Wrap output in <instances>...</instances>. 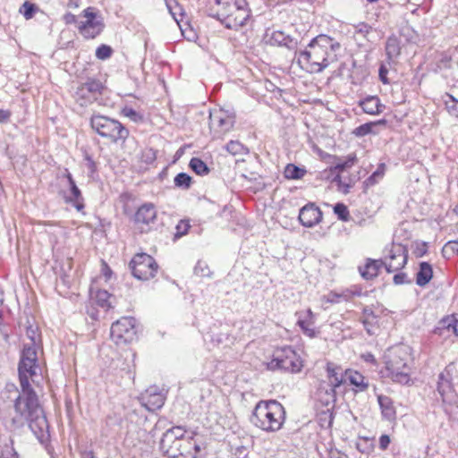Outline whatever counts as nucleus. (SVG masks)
Here are the masks:
<instances>
[{"label":"nucleus","instance_id":"obj_55","mask_svg":"<svg viewBox=\"0 0 458 458\" xmlns=\"http://www.w3.org/2000/svg\"><path fill=\"white\" fill-rule=\"evenodd\" d=\"M123 113L125 116L131 118L132 121H138L139 119H140V115L138 112H136L134 109L132 108H124L123 110Z\"/></svg>","mask_w":458,"mask_h":458},{"label":"nucleus","instance_id":"obj_63","mask_svg":"<svg viewBox=\"0 0 458 458\" xmlns=\"http://www.w3.org/2000/svg\"><path fill=\"white\" fill-rule=\"evenodd\" d=\"M406 281V275L404 273H399L394 275V282L396 284H402L405 283Z\"/></svg>","mask_w":458,"mask_h":458},{"label":"nucleus","instance_id":"obj_42","mask_svg":"<svg viewBox=\"0 0 458 458\" xmlns=\"http://www.w3.org/2000/svg\"><path fill=\"white\" fill-rule=\"evenodd\" d=\"M113 49L110 46L101 45L96 50V57L99 60H106L111 57Z\"/></svg>","mask_w":458,"mask_h":458},{"label":"nucleus","instance_id":"obj_24","mask_svg":"<svg viewBox=\"0 0 458 458\" xmlns=\"http://www.w3.org/2000/svg\"><path fill=\"white\" fill-rule=\"evenodd\" d=\"M267 43L271 46L285 47L290 50H296L298 47L297 39L285 35L281 30H276L268 37Z\"/></svg>","mask_w":458,"mask_h":458},{"label":"nucleus","instance_id":"obj_49","mask_svg":"<svg viewBox=\"0 0 458 458\" xmlns=\"http://www.w3.org/2000/svg\"><path fill=\"white\" fill-rule=\"evenodd\" d=\"M443 255L445 256L446 254L454 253L458 254V242L457 241H451L448 242L442 249Z\"/></svg>","mask_w":458,"mask_h":458},{"label":"nucleus","instance_id":"obj_57","mask_svg":"<svg viewBox=\"0 0 458 458\" xmlns=\"http://www.w3.org/2000/svg\"><path fill=\"white\" fill-rule=\"evenodd\" d=\"M391 440L388 435H382L379 437V448L381 450H386L389 446Z\"/></svg>","mask_w":458,"mask_h":458},{"label":"nucleus","instance_id":"obj_26","mask_svg":"<svg viewBox=\"0 0 458 458\" xmlns=\"http://www.w3.org/2000/svg\"><path fill=\"white\" fill-rule=\"evenodd\" d=\"M359 106L364 113L373 115L381 114L385 109V106L381 104L380 99L377 96H368L364 99L360 100Z\"/></svg>","mask_w":458,"mask_h":458},{"label":"nucleus","instance_id":"obj_29","mask_svg":"<svg viewBox=\"0 0 458 458\" xmlns=\"http://www.w3.org/2000/svg\"><path fill=\"white\" fill-rule=\"evenodd\" d=\"M433 276V269L428 262H421L416 275V283L420 286L426 285Z\"/></svg>","mask_w":458,"mask_h":458},{"label":"nucleus","instance_id":"obj_35","mask_svg":"<svg viewBox=\"0 0 458 458\" xmlns=\"http://www.w3.org/2000/svg\"><path fill=\"white\" fill-rule=\"evenodd\" d=\"M374 32L373 28L366 22H359L354 25V34L360 36L362 38L372 41L371 34Z\"/></svg>","mask_w":458,"mask_h":458},{"label":"nucleus","instance_id":"obj_43","mask_svg":"<svg viewBox=\"0 0 458 458\" xmlns=\"http://www.w3.org/2000/svg\"><path fill=\"white\" fill-rule=\"evenodd\" d=\"M447 97L450 101H445V107L451 115L458 118V100L450 94Z\"/></svg>","mask_w":458,"mask_h":458},{"label":"nucleus","instance_id":"obj_13","mask_svg":"<svg viewBox=\"0 0 458 458\" xmlns=\"http://www.w3.org/2000/svg\"><path fill=\"white\" fill-rule=\"evenodd\" d=\"M135 352L130 347L123 349V352H116V354L112 358L111 366L114 370L131 376L135 368Z\"/></svg>","mask_w":458,"mask_h":458},{"label":"nucleus","instance_id":"obj_8","mask_svg":"<svg viewBox=\"0 0 458 458\" xmlns=\"http://www.w3.org/2000/svg\"><path fill=\"white\" fill-rule=\"evenodd\" d=\"M267 368L298 373L303 368V360L292 347L284 346L274 352L272 359L267 362Z\"/></svg>","mask_w":458,"mask_h":458},{"label":"nucleus","instance_id":"obj_50","mask_svg":"<svg viewBox=\"0 0 458 458\" xmlns=\"http://www.w3.org/2000/svg\"><path fill=\"white\" fill-rule=\"evenodd\" d=\"M190 229V225L188 222L181 220L178 225L175 227V237H182L188 233V230Z\"/></svg>","mask_w":458,"mask_h":458},{"label":"nucleus","instance_id":"obj_59","mask_svg":"<svg viewBox=\"0 0 458 458\" xmlns=\"http://www.w3.org/2000/svg\"><path fill=\"white\" fill-rule=\"evenodd\" d=\"M360 358L367 363L377 365V360L371 352H365L360 355Z\"/></svg>","mask_w":458,"mask_h":458},{"label":"nucleus","instance_id":"obj_9","mask_svg":"<svg viewBox=\"0 0 458 458\" xmlns=\"http://www.w3.org/2000/svg\"><path fill=\"white\" fill-rule=\"evenodd\" d=\"M110 336L117 346H127L137 336L136 321L132 317H122L114 322L110 328Z\"/></svg>","mask_w":458,"mask_h":458},{"label":"nucleus","instance_id":"obj_60","mask_svg":"<svg viewBox=\"0 0 458 458\" xmlns=\"http://www.w3.org/2000/svg\"><path fill=\"white\" fill-rule=\"evenodd\" d=\"M83 16L86 21H95L97 19V13L93 11V8L88 7L83 11Z\"/></svg>","mask_w":458,"mask_h":458},{"label":"nucleus","instance_id":"obj_53","mask_svg":"<svg viewBox=\"0 0 458 458\" xmlns=\"http://www.w3.org/2000/svg\"><path fill=\"white\" fill-rule=\"evenodd\" d=\"M333 181L337 182L339 190L342 191L344 193H348L349 192L351 185L342 182L340 174H336L335 176V178L333 179Z\"/></svg>","mask_w":458,"mask_h":458},{"label":"nucleus","instance_id":"obj_44","mask_svg":"<svg viewBox=\"0 0 458 458\" xmlns=\"http://www.w3.org/2000/svg\"><path fill=\"white\" fill-rule=\"evenodd\" d=\"M385 174V165L380 164L377 170L366 180L368 185H373L380 180Z\"/></svg>","mask_w":458,"mask_h":458},{"label":"nucleus","instance_id":"obj_46","mask_svg":"<svg viewBox=\"0 0 458 458\" xmlns=\"http://www.w3.org/2000/svg\"><path fill=\"white\" fill-rule=\"evenodd\" d=\"M334 212L337 215L339 219L343 221L348 220L349 211L344 203H336L334 207Z\"/></svg>","mask_w":458,"mask_h":458},{"label":"nucleus","instance_id":"obj_10","mask_svg":"<svg viewBox=\"0 0 458 458\" xmlns=\"http://www.w3.org/2000/svg\"><path fill=\"white\" fill-rule=\"evenodd\" d=\"M235 123V113L229 110H219L209 115V126L214 139H221L232 130Z\"/></svg>","mask_w":458,"mask_h":458},{"label":"nucleus","instance_id":"obj_28","mask_svg":"<svg viewBox=\"0 0 458 458\" xmlns=\"http://www.w3.org/2000/svg\"><path fill=\"white\" fill-rule=\"evenodd\" d=\"M64 175L67 179L68 185H69L70 191H71L72 196L70 197L69 200L71 202H74V207L76 208V209H78V210L82 209L84 208V205L81 202L83 199L82 196H81V192L80 189L78 188V186L76 185V182H75L72 175L67 169H65Z\"/></svg>","mask_w":458,"mask_h":458},{"label":"nucleus","instance_id":"obj_45","mask_svg":"<svg viewBox=\"0 0 458 458\" xmlns=\"http://www.w3.org/2000/svg\"><path fill=\"white\" fill-rule=\"evenodd\" d=\"M376 126L375 123H366L357 127L353 133L358 137H363L372 132V128Z\"/></svg>","mask_w":458,"mask_h":458},{"label":"nucleus","instance_id":"obj_34","mask_svg":"<svg viewBox=\"0 0 458 458\" xmlns=\"http://www.w3.org/2000/svg\"><path fill=\"white\" fill-rule=\"evenodd\" d=\"M409 245L398 242H393L388 258H408Z\"/></svg>","mask_w":458,"mask_h":458},{"label":"nucleus","instance_id":"obj_4","mask_svg":"<svg viewBox=\"0 0 458 458\" xmlns=\"http://www.w3.org/2000/svg\"><path fill=\"white\" fill-rule=\"evenodd\" d=\"M411 363L412 357L409 347H394L385 356L384 375L394 383L408 385L411 381Z\"/></svg>","mask_w":458,"mask_h":458},{"label":"nucleus","instance_id":"obj_1","mask_svg":"<svg viewBox=\"0 0 458 458\" xmlns=\"http://www.w3.org/2000/svg\"><path fill=\"white\" fill-rule=\"evenodd\" d=\"M340 48V43L327 35L320 34L312 38L305 49L295 50L294 61L307 72H321L335 60V52Z\"/></svg>","mask_w":458,"mask_h":458},{"label":"nucleus","instance_id":"obj_14","mask_svg":"<svg viewBox=\"0 0 458 458\" xmlns=\"http://www.w3.org/2000/svg\"><path fill=\"white\" fill-rule=\"evenodd\" d=\"M157 214L154 204L144 203L137 209L132 220L142 231L148 230L156 224Z\"/></svg>","mask_w":458,"mask_h":458},{"label":"nucleus","instance_id":"obj_6","mask_svg":"<svg viewBox=\"0 0 458 458\" xmlns=\"http://www.w3.org/2000/svg\"><path fill=\"white\" fill-rule=\"evenodd\" d=\"M360 321L369 335H377L392 326L393 318L382 306H368L362 310Z\"/></svg>","mask_w":458,"mask_h":458},{"label":"nucleus","instance_id":"obj_33","mask_svg":"<svg viewBox=\"0 0 458 458\" xmlns=\"http://www.w3.org/2000/svg\"><path fill=\"white\" fill-rule=\"evenodd\" d=\"M75 98L77 101H80L81 106H86L96 100V98L89 93V91L87 90L84 84H81L78 87L75 92Z\"/></svg>","mask_w":458,"mask_h":458},{"label":"nucleus","instance_id":"obj_15","mask_svg":"<svg viewBox=\"0 0 458 458\" xmlns=\"http://www.w3.org/2000/svg\"><path fill=\"white\" fill-rule=\"evenodd\" d=\"M336 400V391L334 388H325L320 386L316 393V408L321 409V413L328 415L330 421L333 419L332 410Z\"/></svg>","mask_w":458,"mask_h":458},{"label":"nucleus","instance_id":"obj_47","mask_svg":"<svg viewBox=\"0 0 458 458\" xmlns=\"http://www.w3.org/2000/svg\"><path fill=\"white\" fill-rule=\"evenodd\" d=\"M26 163L27 158L25 156L15 157L13 161L14 169L20 171L22 174H26Z\"/></svg>","mask_w":458,"mask_h":458},{"label":"nucleus","instance_id":"obj_3","mask_svg":"<svg viewBox=\"0 0 458 458\" xmlns=\"http://www.w3.org/2000/svg\"><path fill=\"white\" fill-rule=\"evenodd\" d=\"M160 449L168 458H196L200 452L194 437L181 426L172 427L163 434Z\"/></svg>","mask_w":458,"mask_h":458},{"label":"nucleus","instance_id":"obj_21","mask_svg":"<svg viewBox=\"0 0 458 458\" xmlns=\"http://www.w3.org/2000/svg\"><path fill=\"white\" fill-rule=\"evenodd\" d=\"M345 383H349L352 386L354 393H362L368 390L369 384V380L360 372L352 369H346L344 370Z\"/></svg>","mask_w":458,"mask_h":458},{"label":"nucleus","instance_id":"obj_16","mask_svg":"<svg viewBox=\"0 0 458 458\" xmlns=\"http://www.w3.org/2000/svg\"><path fill=\"white\" fill-rule=\"evenodd\" d=\"M131 268L138 279L148 280L157 274L158 265L155 259H131Z\"/></svg>","mask_w":458,"mask_h":458},{"label":"nucleus","instance_id":"obj_25","mask_svg":"<svg viewBox=\"0 0 458 458\" xmlns=\"http://www.w3.org/2000/svg\"><path fill=\"white\" fill-rule=\"evenodd\" d=\"M326 371L330 386L329 388H334L336 391L338 387L345 383V378L344 379V372H342L339 366L332 362H328L326 367Z\"/></svg>","mask_w":458,"mask_h":458},{"label":"nucleus","instance_id":"obj_61","mask_svg":"<svg viewBox=\"0 0 458 458\" xmlns=\"http://www.w3.org/2000/svg\"><path fill=\"white\" fill-rule=\"evenodd\" d=\"M1 458H18V455L13 449L6 448L2 452Z\"/></svg>","mask_w":458,"mask_h":458},{"label":"nucleus","instance_id":"obj_41","mask_svg":"<svg viewBox=\"0 0 458 458\" xmlns=\"http://www.w3.org/2000/svg\"><path fill=\"white\" fill-rule=\"evenodd\" d=\"M174 185L182 190H188L191 183V177L186 173H179L174 180Z\"/></svg>","mask_w":458,"mask_h":458},{"label":"nucleus","instance_id":"obj_48","mask_svg":"<svg viewBox=\"0 0 458 458\" xmlns=\"http://www.w3.org/2000/svg\"><path fill=\"white\" fill-rule=\"evenodd\" d=\"M355 159L356 157L354 156H349L346 161L336 164L334 167L331 168V170L337 171L339 174L344 171L346 168L351 167L354 164Z\"/></svg>","mask_w":458,"mask_h":458},{"label":"nucleus","instance_id":"obj_56","mask_svg":"<svg viewBox=\"0 0 458 458\" xmlns=\"http://www.w3.org/2000/svg\"><path fill=\"white\" fill-rule=\"evenodd\" d=\"M101 272L106 281L109 280L113 276V271L104 260L101 262Z\"/></svg>","mask_w":458,"mask_h":458},{"label":"nucleus","instance_id":"obj_20","mask_svg":"<svg viewBox=\"0 0 458 458\" xmlns=\"http://www.w3.org/2000/svg\"><path fill=\"white\" fill-rule=\"evenodd\" d=\"M298 317L297 325L301 327L303 334L310 338H313L318 335L315 327V314L310 309L301 310L296 313Z\"/></svg>","mask_w":458,"mask_h":458},{"label":"nucleus","instance_id":"obj_19","mask_svg":"<svg viewBox=\"0 0 458 458\" xmlns=\"http://www.w3.org/2000/svg\"><path fill=\"white\" fill-rule=\"evenodd\" d=\"M385 266L388 273L394 271L391 265L384 263L382 259H366V262L359 266V272L365 280H371L377 277L382 267Z\"/></svg>","mask_w":458,"mask_h":458},{"label":"nucleus","instance_id":"obj_32","mask_svg":"<svg viewBox=\"0 0 458 458\" xmlns=\"http://www.w3.org/2000/svg\"><path fill=\"white\" fill-rule=\"evenodd\" d=\"M42 354H43V349L38 344V345L36 346V348L33 351V357L30 356V380H32L33 382L35 381L33 379V377L36 375V369H39L40 374L42 375V368L39 366V364L37 363L38 361V360H39V357L42 356Z\"/></svg>","mask_w":458,"mask_h":458},{"label":"nucleus","instance_id":"obj_52","mask_svg":"<svg viewBox=\"0 0 458 458\" xmlns=\"http://www.w3.org/2000/svg\"><path fill=\"white\" fill-rule=\"evenodd\" d=\"M165 4L170 13L175 18L178 11L181 10L179 4L176 2V0H165Z\"/></svg>","mask_w":458,"mask_h":458},{"label":"nucleus","instance_id":"obj_30","mask_svg":"<svg viewBox=\"0 0 458 458\" xmlns=\"http://www.w3.org/2000/svg\"><path fill=\"white\" fill-rule=\"evenodd\" d=\"M91 299L101 308L108 310L112 307V295L106 290H97L90 293Z\"/></svg>","mask_w":458,"mask_h":458},{"label":"nucleus","instance_id":"obj_36","mask_svg":"<svg viewBox=\"0 0 458 458\" xmlns=\"http://www.w3.org/2000/svg\"><path fill=\"white\" fill-rule=\"evenodd\" d=\"M284 174L287 179L297 180L302 178L306 171L293 164H288L284 168Z\"/></svg>","mask_w":458,"mask_h":458},{"label":"nucleus","instance_id":"obj_39","mask_svg":"<svg viewBox=\"0 0 458 458\" xmlns=\"http://www.w3.org/2000/svg\"><path fill=\"white\" fill-rule=\"evenodd\" d=\"M86 89L97 99V96L101 94L104 86L98 80L89 79L85 83Z\"/></svg>","mask_w":458,"mask_h":458},{"label":"nucleus","instance_id":"obj_18","mask_svg":"<svg viewBox=\"0 0 458 458\" xmlns=\"http://www.w3.org/2000/svg\"><path fill=\"white\" fill-rule=\"evenodd\" d=\"M437 392L439 393L443 403L451 404L455 401L456 394L451 382L450 373L446 369L439 375Z\"/></svg>","mask_w":458,"mask_h":458},{"label":"nucleus","instance_id":"obj_7","mask_svg":"<svg viewBox=\"0 0 458 458\" xmlns=\"http://www.w3.org/2000/svg\"><path fill=\"white\" fill-rule=\"evenodd\" d=\"M90 125L99 136L109 139L113 142L124 140L129 135V131L119 121L105 115H93Z\"/></svg>","mask_w":458,"mask_h":458},{"label":"nucleus","instance_id":"obj_54","mask_svg":"<svg viewBox=\"0 0 458 458\" xmlns=\"http://www.w3.org/2000/svg\"><path fill=\"white\" fill-rule=\"evenodd\" d=\"M387 73H388V69L386 68V66L385 64H381L379 67V70H378V76H379V80L384 84H389Z\"/></svg>","mask_w":458,"mask_h":458},{"label":"nucleus","instance_id":"obj_38","mask_svg":"<svg viewBox=\"0 0 458 458\" xmlns=\"http://www.w3.org/2000/svg\"><path fill=\"white\" fill-rule=\"evenodd\" d=\"M190 167L199 175H205L209 172L207 164L198 157H192L191 159Z\"/></svg>","mask_w":458,"mask_h":458},{"label":"nucleus","instance_id":"obj_37","mask_svg":"<svg viewBox=\"0 0 458 458\" xmlns=\"http://www.w3.org/2000/svg\"><path fill=\"white\" fill-rule=\"evenodd\" d=\"M443 328L458 336V318L454 315L447 316L441 320Z\"/></svg>","mask_w":458,"mask_h":458},{"label":"nucleus","instance_id":"obj_5","mask_svg":"<svg viewBox=\"0 0 458 458\" xmlns=\"http://www.w3.org/2000/svg\"><path fill=\"white\" fill-rule=\"evenodd\" d=\"M284 421V408L276 400H261L252 411L251 422L266 432L278 431L282 428Z\"/></svg>","mask_w":458,"mask_h":458},{"label":"nucleus","instance_id":"obj_40","mask_svg":"<svg viewBox=\"0 0 458 458\" xmlns=\"http://www.w3.org/2000/svg\"><path fill=\"white\" fill-rule=\"evenodd\" d=\"M226 150L233 155H244L248 152V148L238 140H231L225 146Z\"/></svg>","mask_w":458,"mask_h":458},{"label":"nucleus","instance_id":"obj_11","mask_svg":"<svg viewBox=\"0 0 458 458\" xmlns=\"http://www.w3.org/2000/svg\"><path fill=\"white\" fill-rule=\"evenodd\" d=\"M27 349L24 347L21 351V360L19 363V378L22 388V394L15 401V409L21 414L29 411V369L27 368Z\"/></svg>","mask_w":458,"mask_h":458},{"label":"nucleus","instance_id":"obj_22","mask_svg":"<svg viewBox=\"0 0 458 458\" xmlns=\"http://www.w3.org/2000/svg\"><path fill=\"white\" fill-rule=\"evenodd\" d=\"M165 400V395L153 387L147 389L141 396L142 405L150 411L160 409L164 405Z\"/></svg>","mask_w":458,"mask_h":458},{"label":"nucleus","instance_id":"obj_2","mask_svg":"<svg viewBox=\"0 0 458 458\" xmlns=\"http://www.w3.org/2000/svg\"><path fill=\"white\" fill-rule=\"evenodd\" d=\"M204 12L230 30L245 26L251 15L246 0H205Z\"/></svg>","mask_w":458,"mask_h":458},{"label":"nucleus","instance_id":"obj_58","mask_svg":"<svg viewBox=\"0 0 458 458\" xmlns=\"http://www.w3.org/2000/svg\"><path fill=\"white\" fill-rule=\"evenodd\" d=\"M142 157L147 163H152L156 159V154L153 149L149 148L143 152Z\"/></svg>","mask_w":458,"mask_h":458},{"label":"nucleus","instance_id":"obj_27","mask_svg":"<svg viewBox=\"0 0 458 458\" xmlns=\"http://www.w3.org/2000/svg\"><path fill=\"white\" fill-rule=\"evenodd\" d=\"M377 402L384 419L388 421H394L396 419V410L392 398L386 395H378Z\"/></svg>","mask_w":458,"mask_h":458},{"label":"nucleus","instance_id":"obj_51","mask_svg":"<svg viewBox=\"0 0 458 458\" xmlns=\"http://www.w3.org/2000/svg\"><path fill=\"white\" fill-rule=\"evenodd\" d=\"M386 54L389 56L394 55L398 54L397 45H396V40L395 39L389 38L387 40L386 46Z\"/></svg>","mask_w":458,"mask_h":458},{"label":"nucleus","instance_id":"obj_64","mask_svg":"<svg viewBox=\"0 0 458 458\" xmlns=\"http://www.w3.org/2000/svg\"><path fill=\"white\" fill-rule=\"evenodd\" d=\"M20 13L23 14L26 20H29V0H26L21 6Z\"/></svg>","mask_w":458,"mask_h":458},{"label":"nucleus","instance_id":"obj_23","mask_svg":"<svg viewBox=\"0 0 458 458\" xmlns=\"http://www.w3.org/2000/svg\"><path fill=\"white\" fill-rule=\"evenodd\" d=\"M105 25L101 19L95 20V21H81L78 30L80 33L88 39L95 38L97 36H98Z\"/></svg>","mask_w":458,"mask_h":458},{"label":"nucleus","instance_id":"obj_31","mask_svg":"<svg viewBox=\"0 0 458 458\" xmlns=\"http://www.w3.org/2000/svg\"><path fill=\"white\" fill-rule=\"evenodd\" d=\"M428 245L425 242H412L409 245V254L411 253L414 258H422L428 254Z\"/></svg>","mask_w":458,"mask_h":458},{"label":"nucleus","instance_id":"obj_17","mask_svg":"<svg viewBox=\"0 0 458 458\" xmlns=\"http://www.w3.org/2000/svg\"><path fill=\"white\" fill-rule=\"evenodd\" d=\"M322 219V212L314 203H308L300 209L299 221L305 227H312Z\"/></svg>","mask_w":458,"mask_h":458},{"label":"nucleus","instance_id":"obj_62","mask_svg":"<svg viewBox=\"0 0 458 458\" xmlns=\"http://www.w3.org/2000/svg\"><path fill=\"white\" fill-rule=\"evenodd\" d=\"M10 112L7 110L0 109V123H5L9 121Z\"/></svg>","mask_w":458,"mask_h":458},{"label":"nucleus","instance_id":"obj_12","mask_svg":"<svg viewBox=\"0 0 458 458\" xmlns=\"http://www.w3.org/2000/svg\"><path fill=\"white\" fill-rule=\"evenodd\" d=\"M30 430L42 442L48 435V423L44 411L38 403H34L30 391Z\"/></svg>","mask_w":458,"mask_h":458}]
</instances>
